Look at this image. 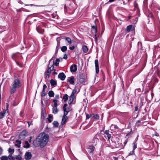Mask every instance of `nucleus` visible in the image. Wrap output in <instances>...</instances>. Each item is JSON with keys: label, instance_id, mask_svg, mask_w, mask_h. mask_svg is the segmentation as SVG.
<instances>
[{"label": "nucleus", "instance_id": "f257e3e1", "mask_svg": "<svg viewBox=\"0 0 160 160\" xmlns=\"http://www.w3.org/2000/svg\"><path fill=\"white\" fill-rule=\"evenodd\" d=\"M49 136L48 134L43 132L40 133L33 141L32 144L35 147H40L41 148L45 147L48 143Z\"/></svg>", "mask_w": 160, "mask_h": 160}, {"label": "nucleus", "instance_id": "f03ea898", "mask_svg": "<svg viewBox=\"0 0 160 160\" xmlns=\"http://www.w3.org/2000/svg\"><path fill=\"white\" fill-rule=\"evenodd\" d=\"M54 61L53 60V61L52 64L49 67V65L48 66V68L47 70L45 71L44 72V76L45 79L46 80H48L49 79L50 75L51 73V72L52 70H54V65H55L54 64Z\"/></svg>", "mask_w": 160, "mask_h": 160}, {"label": "nucleus", "instance_id": "7ed1b4c3", "mask_svg": "<svg viewBox=\"0 0 160 160\" xmlns=\"http://www.w3.org/2000/svg\"><path fill=\"white\" fill-rule=\"evenodd\" d=\"M21 80L18 79H15L13 81L12 84L11 90H16L21 87Z\"/></svg>", "mask_w": 160, "mask_h": 160}, {"label": "nucleus", "instance_id": "20e7f679", "mask_svg": "<svg viewBox=\"0 0 160 160\" xmlns=\"http://www.w3.org/2000/svg\"><path fill=\"white\" fill-rule=\"evenodd\" d=\"M63 115L64 116H66L68 112L72 110V108L70 106H68L67 103L64 104L63 107Z\"/></svg>", "mask_w": 160, "mask_h": 160}, {"label": "nucleus", "instance_id": "39448f33", "mask_svg": "<svg viewBox=\"0 0 160 160\" xmlns=\"http://www.w3.org/2000/svg\"><path fill=\"white\" fill-rule=\"evenodd\" d=\"M86 78V75L85 74L82 73L79 74V81L80 83H82L85 82Z\"/></svg>", "mask_w": 160, "mask_h": 160}, {"label": "nucleus", "instance_id": "423d86ee", "mask_svg": "<svg viewBox=\"0 0 160 160\" xmlns=\"http://www.w3.org/2000/svg\"><path fill=\"white\" fill-rule=\"evenodd\" d=\"M37 31L41 34H43L44 32V26L43 25H40L36 28Z\"/></svg>", "mask_w": 160, "mask_h": 160}, {"label": "nucleus", "instance_id": "0eeeda50", "mask_svg": "<svg viewBox=\"0 0 160 160\" xmlns=\"http://www.w3.org/2000/svg\"><path fill=\"white\" fill-rule=\"evenodd\" d=\"M76 92V91H72L71 95L69 96L68 103L69 105H71L73 101L74 98V94Z\"/></svg>", "mask_w": 160, "mask_h": 160}, {"label": "nucleus", "instance_id": "6e6552de", "mask_svg": "<svg viewBox=\"0 0 160 160\" xmlns=\"http://www.w3.org/2000/svg\"><path fill=\"white\" fill-rule=\"evenodd\" d=\"M126 31L127 32H129L130 31H132V32L135 33V28L134 26H133L132 25H129L128 26L126 27Z\"/></svg>", "mask_w": 160, "mask_h": 160}, {"label": "nucleus", "instance_id": "1a4fd4ad", "mask_svg": "<svg viewBox=\"0 0 160 160\" xmlns=\"http://www.w3.org/2000/svg\"><path fill=\"white\" fill-rule=\"evenodd\" d=\"M27 133V132L26 130H23L20 133L19 136V138L21 140L24 139L26 137Z\"/></svg>", "mask_w": 160, "mask_h": 160}, {"label": "nucleus", "instance_id": "9d476101", "mask_svg": "<svg viewBox=\"0 0 160 160\" xmlns=\"http://www.w3.org/2000/svg\"><path fill=\"white\" fill-rule=\"evenodd\" d=\"M104 137L109 141L111 138V135L109 133L108 130H106L104 132Z\"/></svg>", "mask_w": 160, "mask_h": 160}, {"label": "nucleus", "instance_id": "9b49d317", "mask_svg": "<svg viewBox=\"0 0 160 160\" xmlns=\"http://www.w3.org/2000/svg\"><path fill=\"white\" fill-rule=\"evenodd\" d=\"M22 56L19 53H17L13 54L12 56V58L15 61L17 59H19L20 58H22Z\"/></svg>", "mask_w": 160, "mask_h": 160}, {"label": "nucleus", "instance_id": "f8f14e48", "mask_svg": "<svg viewBox=\"0 0 160 160\" xmlns=\"http://www.w3.org/2000/svg\"><path fill=\"white\" fill-rule=\"evenodd\" d=\"M66 77V75L63 72L59 73L58 75V78L60 79L62 81L64 80L65 79Z\"/></svg>", "mask_w": 160, "mask_h": 160}, {"label": "nucleus", "instance_id": "ddd939ff", "mask_svg": "<svg viewBox=\"0 0 160 160\" xmlns=\"http://www.w3.org/2000/svg\"><path fill=\"white\" fill-rule=\"evenodd\" d=\"M95 71L96 73H98L99 72V68L98 65V59H95Z\"/></svg>", "mask_w": 160, "mask_h": 160}, {"label": "nucleus", "instance_id": "4468645a", "mask_svg": "<svg viewBox=\"0 0 160 160\" xmlns=\"http://www.w3.org/2000/svg\"><path fill=\"white\" fill-rule=\"evenodd\" d=\"M70 71L71 72H75L77 70V66L76 64L72 65L70 67Z\"/></svg>", "mask_w": 160, "mask_h": 160}, {"label": "nucleus", "instance_id": "2eb2a0df", "mask_svg": "<svg viewBox=\"0 0 160 160\" xmlns=\"http://www.w3.org/2000/svg\"><path fill=\"white\" fill-rule=\"evenodd\" d=\"M95 148L92 146H89L88 147V151L90 153L93 154V152L94 151Z\"/></svg>", "mask_w": 160, "mask_h": 160}, {"label": "nucleus", "instance_id": "dca6fc26", "mask_svg": "<svg viewBox=\"0 0 160 160\" xmlns=\"http://www.w3.org/2000/svg\"><path fill=\"white\" fill-rule=\"evenodd\" d=\"M32 157V154L30 152H27L25 153V159L28 160L30 159Z\"/></svg>", "mask_w": 160, "mask_h": 160}, {"label": "nucleus", "instance_id": "f3484780", "mask_svg": "<svg viewBox=\"0 0 160 160\" xmlns=\"http://www.w3.org/2000/svg\"><path fill=\"white\" fill-rule=\"evenodd\" d=\"M68 119V117L66 116H64V115H63L61 122V125H64L67 122V121Z\"/></svg>", "mask_w": 160, "mask_h": 160}, {"label": "nucleus", "instance_id": "a211bd4d", "mask_svg": "<svg viewBox=\"0 0 160 160\" xmlns=\"http://www.w3.org/2000/svg\"><path fill=\"white\" fill-rule=\"evenodd\" d=\"M6 113V110H3L0 112V120L3 118L5 116V114Z\"/></svg>", "mask_w": 160, "mask_h": 160}, {"label": "nucleus", "instance_id": "6ab92c4d", "mask_svg": "<svg viewBox=\"0 0 160 160\" xmlns=\"http://www.w3.org/2000/svg\"><path fill=\"white\" fill-rule=\"evenodd\" d=\"M74 78L72 76L68 78V82H69L71 84H73L74 82Z\"/></svg>", "mask_w": 160, "mask_h": 160}, {"label": "nucleus", "instance_id": "aec40b11", "mask_svg": "<svg viewBox=\"0 0 160 160\" xmlns=\"http://www.w3.org/2000/svg\"><path fill=\"white\" fill-rule=\"evenodd\" d=\"M92 32L93 31V32L95 34V36L96 35V33L97 32V25L95 24V25H93L92 26Z\"/></svg>", "mask_w": 160, "mask_h": 160}, {"label": "nucleus", "instance_id": "412c9836", "mask_svg": "<svg viewBox=\"0 0 160 160\" xmlns=\"http://www.w3.org/2000/svg\"><path fill=\"white\" fill-rule=\"evenodd\" d=\"M50 83L52 87H55L57 85V82L55 81L53 79L51 80L50 81Z\"/></svg>", "mask_w": 160, "mask_h": 160}, {"label": "nucleus", "instance_id": "4be33fe9", "mask_svg": "<svg viewBox=\"0 0 160 160\" xmlns=\"http://www.w3.org/2000/svg\"><path fill=\"white\" fill-rule=\"evenodd\" d=\"M64 39L67 42V44L70 45L72 43V40L69 37H65Z\"/></svg>", "mask_w": 160, "mask_h": 160}, {"label": "nucleus", "instance_id": "5701e85b", "mask_svg": "<svg viewBox=\"0 0 160 160\" xmlns=\"http://www.w3.org/2000/svg\"><path fill=\"white\" fill-rule=\"evenodd\" d=\"M82 50L84 53H87L88 51V48L87 46L83 45L82 47Z\"/></svg>", "mask_w": 160, "mask_h": 160}, {"label": "nucleus", "instance_id": "b1692460", "mask_svg": "<svg viewBox=\"0 0 160 160\" xmlns=\"http://www.w3.org/2000/svg\"><path fill=\"white\" fill-rule=\"evenodd\" d=\"M53 118V115H52L49 114L48 115V119L49 122H52Z\"/></svg>", "mask_w": 160, "mask_h": 160}, {"label": "nucleus", "instance_id": "393cba45", "mask_svg": "<svg viewBox=\"0 0 160 160\" xmlns=\"http://www.w3.org/2000/svg\"><path fill=\"white\" fill-rule=\"evenodd\" d=\"M25 145L23 146V147L24 148H28L30 147V144L29 143L28 141H25Z\"/></svg>", "mask_w": 160, "mask_h": 160}, {"label": "nucleus", "instance_id": "a878e982", "mask_svg": "<svg viewBox=\"0 0 160 160\" xmlns=\"http://www.w3.org/2000/svg\"><path fill=\"white\" fill-rule=\"evenodd\" d=\"M92 116L96 120H98L99 118V116L97 114H92Z\"/></svg>", "mask_w": 160, "mask_h": 160}, {"label": "nucleus", "instance_id": "bb28decb", "mask_svg": "<svg viewBox=\"0 0 160 160\" xmlns=\"http://www.w3.org/2000/svg\"><path fill=\"white\" fill-rule=\"evenodd\" d=\"M52 110V113L54 114L57 113L58 111V110L57 109V108L53 107Z\"/></svg>", "mask_w": 160, "mask_h": 160}, {"label": "nucleus", "instance_id": "cd10ccee", "mask_svg": "<svg viewBox=\"0 0 160 160\" xmlns=\"http://www.w3.org/2000/svg\"><path fill=\"white\" fill-rule=\"evenodd\" d=\"M68 95L65 94L63 95L62 99H63L64 101L65 102L68 100Z\"/></svg>", "mask_w": 160, "mask_h": 160}, {"label": "nucleus", "instance_id": "c85d7f7f", "mask_svg": "<svg viewBox=\"0 0 160 160\" xmlns=\"http://www.w3.org/2000/svg\"><path fill=\"white\" fill-rule=\"evenodd\" d=\"M48 94L49 97H52L54 96V93L52 91H49Z\"/></svg>", "mask_w": 160, "mask_h": 160}, {"label": "nucleus", "instance_id": "c756f323", "mask_svg": "<svg viewBox=\"0 0 160 160\" xmlns=\"http://www.w3.org/2000/svg\"><path fill=\"white\" fill-rule=\"evenodd\" d=\"M0 159L1 160H8V156H3L2 157H0Z\"/></svg>", "mask_w": 160, "mask_h": 160}, {"label": "nucleus", "instance_id": "7c9ffc66", "mask_svg": "<svg viewBox=\"0 0 160 160\" xmlns=\"http://www.w3.org/2000/svg\"><path fill=\"white\" fill-rule=\"evenodd\" d=\"M59 61L60 60L58 58H57L56 60V61L55 62H54V64L56 66H58L59 64Z\"/></svg>", "mask_w": 160, "mask_h": 160}, {"label": "nucleus", "instance_id": "2f4dec72", "mask_svg": "<svg viewBox=\"0 0 160 160\" xmlns=\"http://www.w3.org/2000/svg\"><path fill=\"white\" fill-rule=\"evenodd\" d=\"M53 126L55 127H58L59 126V123L56 121H54L53 122Z\"/></svg>", "mask_w": 160, "mask_h": 160}, {"label": "nucleus", "instance_id": "473e14b6", "mask_svg": "<svg viewBox=\"0 0 160 160\" xmlns=\"http://www.w3.org/2000/svg\"><path fill=\"white\" fill-rule=\"evenodd\" d=\"M67 48L66 46H63L61 48V50L62 52H65V51H67Z\"/></svg>", "mask_w": 160, "mask_h": 160}, {"label": "nucleus", "instance_id": "72a5a7b5", "mask_svg": "<svg viewBox=\"0 0 160 160\" xmlns=\"http://www.w3.org/2000/svg\"><path fill=\"white\" fill-rule=\"evenodd\" d=\"M8 158L10 160H15V158L12 156V154H9L8 156Z\"/></svg>", "mask_w": 160, "mask_h": 160}, {"label": "nucleus", "instance_id": "f704fd0d", "mask_svg": "<svg viewBox=\"0 0 160 160\" xmlns=\"http://www.w3.org/2000/svg\"><path fill=\"white\" fill-rule=\"evenodd\" d=\"M14 149L11 148H9L8 149V152L10 154H12L14 152Z\"/></svg>", "mask_w": 160, "mask_h": 160}, {"label": "nucleus", "instance_id": "c9c22d12", "mask_svg": "<svg viewBox=\"0 0 160 160\" xmlns=\"http://www.w3.org/2000/svg\"><path fill=\"white\" fill-rule=\"evenodd\" d=\"M133 150H134L137 148V143L134 142L133 143Z\"/></svg>", "mask_w": 160, "mask_h": 160}, {"label": "nucleus", "instance_id": "e433bc0d", "mask_svg": "<svg viewBox=\"0 0 160 160\" xmlns=\"http://www.w3.org/2000/svg\"><path fill=\"white\" fill-rule=\"evenodd\" d=\"M130 0H122L123 4L126 5L128 4Z\"/></svg>", "mask_w": 160, "mask_h": 160}, {"label": "nucleus", "instance_id": "4c0bfd02", "mask_svg": "<svg viewBox=\"0 0 160 160\" xmlns=\"http://www.w3.org/2000/svg\"><path fill=\"white\" fill-rule=\"evenodd\" d=\"M15 158L18 160H21L22 159V158L21 157L20 155H18L16 156L15 157Z\"/></svg>", "mask_w": 160, "mask_h": 160}, {"label": "nucleus", "instance_id": "58836bf2", "mask_svg": "<svg viewBox=\"0 0 160 160\" xmlns=\"http://www.w3.org/2000/svg\"><path fill=\"white\" fill-rule=\"evenodd\" d=\"M86 120L89 119L91 116L92 115L91 114H89L88 113H86Z\"/></svg>", "mask_w": 160, "mask_h": 160}, {"label": "nucleus", "instance_id": "ea45409f", "mask_svg": "<svg viewBox=\"0 0 160 160\" xmlns=\"http://www.w3.org/2000/svg\"><path fill=\"white\" fill-rule=\"evenodd\" d=\"M111 128H114L115 129H118V127L116 125H111Z\"/></svg>", "mask_w": 160, "mask_h": 160}, {"label": "nucleus", "instance_id": "a19ab883", "mask_svg": "<svg viewBox=\"0 0 160 160\" xmlns=\"http://www.w3.org/2000/svg\"><path fill=\"white\" fill-rule=\"evenodd\" d=\"M60 42H58L56 49L59 50L60 48Z\"/></svg>", "mask_w": 160, "mask_h": 160}, {"label": "nucleus", "instance_id": "79ce46f5", "mask_svg": "<svg viewBox=\"0 0 160 160\" xmlns=\"http://www.w3.org/2000/svg\"><path fill=\"white\" fill-rule=\"evenodd\" d=\"M46 94V92H45V91H42L41 93V96L42 97H43L45 96Z\"/></svg>", "mask_w": 160, "mask_h": 160}, {"label": "nucleus", "instance_id": "37998d69", "mask_svg": "<svg viewBox=\"0 0 160 160\" xmlns=\"http://www.w3.org/2000/svg\"><path fill=\"white\" fill-rule=\"evenodd\" d=\"M134 154V150L131 151L129 154V155H132Z\"/></svg>", "mask_w": 160, "mask_h": 160}, {"label": "nucleus", "instance_id": "c03bdc74", "mask_svg": "<svg viewBox=\"0 0 160 160\" xmlns=\"http://www.w3.org/2000/svg\"><path fill=\"white\" fill-rule=\"evenodd\" d=\"M157 73L158 76H160V70L158 69L157 70Z\"/></svg>", "mask_w": 160, "mask_h": 160}, {"label": "nucleus", "instance_id": "a18cd8bd", "mask_svg": "<svg viewBox=\"0 0 160 160\" xmlns=\"http://www.w3.org/2000/svg\"><path fill=\"white\" fill-rule=\"evenodd\" d=\"M75 47L74 46H73L72 47H69V49L71 50H74L75 49Z\"/></svg>", "mask_w": 160, "mask_h": 160}, {"label": "nucleus", "instance_id": "49530a36", "mask_svg": "<svg viewBox=\"0 0 160 160\" xmlns=\"http://www.w3.org/2000/svg\"><path fill=\"white\" fill-rule=\"evenodd\" d=\"M9 107V104L8 103H6V109H4V110H6V111L8 110Z\"/></svg>", "mask_w": 160, "mask_h": 160}, {"label": "nucleus", "instance_id": "de8ad7c7", "mask_svg": "<svg viewBox=\"0 0 160 160\" xmlns=\"http://www.w3.org/2000/svg\"><path fill=\"white\" fill-rule=\"evenodd\" d=\"M16 143L18 144H21V141L19 140H16Z\"/></svg>", "mask_w": 160, "mask_h": 160}, {"label": "nucleus", "instance_id": "09e8293b", "mask_svg": "<svg viewBox=\"0 0 160 160\" xmlns=\"http://www.w3.org/2000/svg\"><path fill=\"white\" fill-rule=\"evenodd\" d=\"M3 149L2 148H0V155L2 154Z\"/></svg>", "mask_w": 160, "mask_h": 160}, {"label": "nucleus", "instance_id": "8fccbe9b", "mask_svg": "<svg viewBox=\"0 0 160 160\" xmlns=\"http://www.w3.org/2000/svg\"><path fill=\"white\" fill-rule=\"evenodd\" d=\"M68 57H67V54H64V56L63 57V58L65 59H67Z\"/></svg>", "mask_w": 160, "mask_h": 160}, {"label": "nucleus", "instance_id": "3c124183", "mask_svg": "<svg viewBox=\"0 0 160 160\" xmlns=\"http://www.w3.org/2000/svg\"><path fill=\"white\" fill-rule=\"evenodd\" d=\"M132 132V130H131V131L129 132L126 135V137H128L129 136L131 133Z\"/></svg>", "mask_w": 160, "mask_h": 160}, {"label": "nucleus", "instance_id": "603ef678", "mask_svg": "<svg viewBox=\"0 0 160 160\" xmlns=\"http://www.w3.org/2000/svg\"><path fill=\"white\" fill-rule=\"evenodd\" d=\"M47 87V86L46 85L44 84L43 86L42 90H45L46 88Z\"/></svg>", "mask_w": 160, "mask_h": 160}, {"label": "nucleus", "instance_id": "864d4df0", "mask_svg": "<svg viewBox=\"0 0 160 160\" xmlns=\"http://www.w3.org/2000/svg\"><path fill=\"white\" fill-rule=\"evenodd\" d=\"M20 144H21L17 143V144H15V145L16 146H17L18 148H19L21 146Z\"/></svg>", "mask_w": 160, "mask_h": 160}, {"label": "nucleus", "instance_id": "5fc2aeb1", "mask_svg": "<svg viewBox=\"0 0 160 160\" xmlns=\"http://www.w3.org/2000/svg\"><path fill=\"white\" fill-rule=\"evenodd\" d=\"M15 61L17 65H18V66H19L20 67H21V65H20V64L18 62H17L16 60H15Z\"/></svg>", "mask_w": 160, "mask_h": 160}, {"label": "nucleus", "instance_id": "6e6d98bb", "mask_svg": "<svg viewBox=\"0 0 160 160\" xmlns=\"http://www.w3.org/2000/svg\"><path fill=\"white\" fill-rule=\"evenodd\" d=\"M32 136H31L29 137V142H32Z\"/></svg>", "mask_w": 160, "mask_h": 160}, {"label": "nucleus", "instance_id": "4d7b16f0", "mask_svg": "<svg viewBox=\"0 0 160 160\" xmlns=\"http://www.w3.org/2000/svg\"><path fill=\"white\" fill-rule=\"evenodd\" d=\"M54 71L52 72V75H57V73L55 71H56V70L55 69H54Z\"/></svg>", "mask_w": 160, "mask_h": 160}, {"label": "nucleus", "instance_id": "13d9d810", "mask_svg": "<svg viewBox=\"0 0 160 160\" xmlns=\"http://www.w3.org/2000/svg\"><path fill=\"white\" fill-rule=\"evenodd\" d=\"M53 57L49 61V64L48 66L49 65L53 59Z\"/></svg>", "mask_w": 160, "mask_h": 160}, {"label": "nucleus", "instance_id": "bf43d9fd", "mask_svg": "<svg viewBox=\"0 0 160 160\" xmlns=\"http://www.w3.org/2000/svg\"><path fill=\"white\" fill-rule=\"evenodd\" d=\"M57 103H54V106L53 107L57 108Z\"/></svg>", "mask_w": 160, "mask_h": 160}, {"label": "nucleus", "instance_id": "052dcab7", "mask_svg": "<svg viewBox=\"0 0 160 160\" xmlns=\"http://www.w3.org/2000/svg\"><path fill=\"white\" fill-rule=\"evenodd\" d=\"M113 158L114 160H118V158L116 157H113Z\"/></svg>", "mask_w": 160, "mask_h": 160}, {"label": "nucleus", "instance_id": "680f3d73", "mask_svg": "<svg viewBox=\"0 0 160 160\" xmlns=\"http://www.w3.org/2000/svg\"><path fill=\"white\" fill-rule=\"evenodd\" d=\"M155 135L157 137H158L159 136V134L157 132H155Z\"/></svg>", "mask_w": 160, "mask_h": 160}, {"label": "nucleus", "instance_id": "e2e57ef3", "mask_svg": "<svg viewBox=\"0 0 160 160\" xmlns=\"http://www.w3.org/2000/svg\"><path fill=\"white\" fill-rule=\"evenodd\" d=\"M138 106H135V111H136L138 110Z\"/></svg>", "mask_w": 160, "mask_h": 160}, {"label": "nucleus", "instance_id": "0e129e2a", "mask_svg": "<svg viewBox=\"0 0 160 160\" xmlns=\"http://www.w3.org/2000/svg\"><path fill=\"white\" fill-rule=\"evenodd\" d=\"M139 73H140V72L134 74L133 75L134 76V77H135L137 76V75H138Z\"/></svg>", "mask_w": 160, "mask_h": 160}, {"label": "nucleus", "instance_id": "69168bd1", "mask_svg": "<svg viewBox=\"0 0 160 160\" xmlns=\"http://www.w3.org/2000/svg\"><path fill=\"white\" fill-rule=\"evenodd\" d=\"M138 135L137 137L135 139V142H136L137 141L138 139Z\"/></svg>", "mask_w": 160, "mask_h": 160}, {"label": "nucleus", "instance_id": "338daca9", "mask_svg": "<svg viewBox=\"0 0 160 160\" xmlns=\"http://www.w3.org/2000/svg\"><path fill=\"white\" fill-rule=\"evenodd\" d=\"M53 102H54V103H57V100L56 99H53Z\"/></svg>", "mask_w": 160, "mask_h": 160}, {"label": "nucleus", "instance_id": "774afa93", "mask_svg": "<svg viewBox=\"0 0 160 160\" xmlns=\"http://www.w3.org/2000/svg\"><path fill=\"white\" fill-rule=\"evenodd\" d=\"M94 36H95V35H94ZM95 38V40L96 42L98 40V39H97V38L96 37V36H95V38Z\"/></svg>", "mask_w": 160, "mask_h": 160}]
</instances>
